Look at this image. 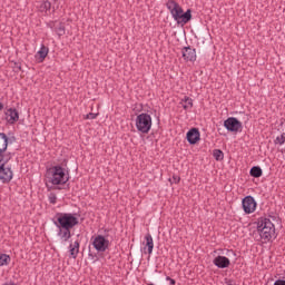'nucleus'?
Listing matches in <instances>:
<instances>
[{
  "label": "nucleus",
  "instance_id": "1",
  "mask_svg": "<svg viewBox=\"0 0 285 285\" xmlns=\"http://www.w3.org/2000/svg\"><path fill=\"white\" fill-rule=\"evenodd\" d=\"M78 214L72 213H57L53 224L56 228H58V237L62 239V242H69L72 237V228L75 226H79V218L77 217Z\"/></svg>",
  "mask_w": 285,
  "mask_h": 285
},
{
  "label": "nucleus",
  "instance_id": "2",
  "mask_svg": "<svg viewBox=\"0 0 285 285\" xmlns=\"http://www.w3.org/2000/svg\"><path fill=\"white\" fill-rule=\"evenodd\" d=\"M256 230L253 232V238L255 242H262V244H268L273 239H277V234L275 233V224L267 217H259L257 219Z\"/></svg>",
  "mask_w": 285,
  "mask_h": 285
},
{
  "label": "nucleus",
  "instance_id": "3",
  "mask_svg": "<svg viewBox=\"0 0 285 285\" xmlns=\"http://www.w3.org/2000/svg\"><path fill=\"white\" fill-rule=\"evenodd\" d=\"M166 8L169 10L173 19L178 23V26H186V23L193 19V11L187 9V11L184 12L181 6H179L175 0H168Z\"/></svg>",
  "mask_w": 285,
  "mask_h": 285
},
{
  "label": "nucleus",
  "instance_id": "4",
  "mask_svg": "<svg viewBox=\"0 0 285 285\" xmlns=\"http://www.w3.org/2000/svg\"><path fill=\"white\" fill-rule=\"evenodd\" d=\"M46 177L52 186H63L70 180V177H66V169L60 165L47 169Z\"/></svg>",
  "mask_w": 285,
  "mask_h": 285
},
{
  "label": "nucleus",
  "instance_id": "5",
  "mask_svg": "<svg viewBox=\"0 0 285 285\" xmlns=\"http://www.w3.org/2000/svg\"><path fill=\"white\" fill-rule=\"evenodd\" d=\"M136 128L138 132L148 135V132H150V128H153V117H150L149 114H139L136 117Z\"/></svg>",
  "mask_w": 285,
  "mask_h": 285
},
{
  "label": "nucleus",
  "instance_id": "6",
  "mask_svg": "<svg viewBox=\"0 0 285 285\" xmlns=\"http://www.w3.org/2000/svg\"><path fill=\"white\" fill-rule=\"evenodd\" d=\"M91 244L97 253H106L110 248L108 235H97L91 237Z\"/></svg>",
  "mask_w": 285,
  "mask_h": 285
},
{
  "label": "nucleus",
  "instance_id": "7",
  "mask_svg": "<svg viewBox=\"0 0 285 285\" xmlns=\"http://www.w3.org/2000/svg\"><path fill=\"white\" fill-rule=\"evenodd\" d=\"M17 141V137L11 136L8 137L6 132H0V156L1 157H12V154L8 153L6 154V150H8L9 144H14Z\"/></svg>",
  "mask_w": 285,
  "mask_h": 285
},
{
  "label": "nucleus",
  "instance_id": "8",
  "mask_svg": "<svg viewBox=\"0 0 285 285\" xmlns=\"http://www.w3.org/2000/svg\"><path fill=\"white\" fill-rule=\"evenodd\" d=\"M224 127L228 132H242L243 125L236 117H229L224 120Z\"/></svg>",
  "mask_w": 285,
  "mask_h": 285
},
{
  "label": "nucleus",
  "instance_id": "9",
  "mask_svg": "<svg viewBox=\"0 0 285 285\" xmlns=\"http://www.w3.org/2000/svg\"><path fill=\"white\" fill-rule=\"evenodd\" d=\"M8 163L1 164L0 167V181L1 184H10L12 178L14 177V173H12V168L7 167Z\"/></svg>",
  "mask_w": 285,
  "mask_h": 285
},
{
  "label": "nucleus",
  "instance_id": "10",
  "mask_svg": "<svg viewBox=\"0 0 285 285\" xmlns=\"http://www.w3.org/2000/svg\"><path fill=\"white\" fill-rule=\"evenodd\" d=\"M243 210L246 215H250L257 210V202L253 196H246L242 202Z\"/></svg>",
  "mask_w": 285,
  "mask_h": 285
},
{
  "label": "nucleus",
  "instance_id": "11",
  "mask_svg": "<svg viewBox=\"0 0 285 285\" xmlns=\"http://www.w3.org/2000/svg\"><path fill=\"white\" fill-rule=\"evenodd\" d=\"M55 3L57 1H51V0H42L40 6L38 7L39 12H45V14H55L57 12V9L55 8Z\"/></svg>",
  "mask_w": 285,
  "mask_h": 285
},
{
  "label": "nucleus",
  "instance_id": "12",
  "mask_svg": "<svg viewBox=\"0 0 285 285\" xmlns=\"http://www.w3.org/2000/svg\"><path fill=\"white\" fill-rule=\"evenodd\" d=\"M186 139L190 146H195L200 139H202V134L199 132L198 128H191L187 131L186 134Z\"/></svg>",
  "mask_w": 285,
  "mask_h": 285
},
{
  "label": "nucleus",
  "instance_id": "13",
  "mask_svg": "<svg viewBox=\"0 0 285 285\" xmlns=\"http://www.w3.org/2000/svg\"><path fill=\"white\" fill-rule=\"evenodd\" d=\"M181 52L185 61H197V51L190 46L184 47Z\"/></svg>",
  "mask_w": 285,
  "mask_h": 285
},
{
  "label": "nucleus",
  "instance_id": "14",
  "mask_svg": "<svg viewBox=\"0 0 285 285\" xmlns=\"http://www.w3.org/2000/svg\"><path fill=\"white\" fill-rule=\"evenodd\" d=\"M48 28H51V30H53L58 37H63V35H66V23L63 22H49Z\"/></svg>",
  "mask_w": 285,
  "mask_h": 285
},
{
  "label": "nucleus",
  "instance_id": "15",
  "mask_svg": "<svg viewBox=\"0 0 285 285\" xmlns=\"http://www.w3.org/2000/svg\"><path fill=\"white\" fill-rule=\"evenodd\" d=\"M4 115L8 124H10L11 126L17 124V121H19V111L14 108L7 109Z\"/></svg>",
  "mask_w": 285,
  "mask_h": 285
},
{
  "label": "nucleus",
  "instance_id": "16",
  "mask_svg": "<svg viewBox=\"0 0 285 285\" xmlns=\"http://www.w3.org/2000/svg\"><path fill=\"white\" fill-rule=\"evenodd\" d=\"M214 266L217 268H228L230 266V259L226 256H216L213 261Z\"/></svg>",
  "mask_w": 285,
  "mask_h": 285
},
{
  "label": "nucleus",
  "instance_id": "17",
  "mask_svg": "<svg viewBox=\"0 0 285 285\" xmlns=\"http://www.w3.org/2000/svg\"><path fill=\"white\" fill-rule=\"evenodd\" d=\"M48 52H50V49L46 47V45H42L40 50L35 56L38 63H43V61H46V57H48Z\"/></svg>",
  "mask_w": 285,
  "mask_h": 285
},
{
  "label": "nucleus",
  "instance_id": "18",
  "mask_svg": "<svg viewBox=\"0 0 285 285\" xmlns=\"http://www.w3.org/2000/svg\"><path fill=\"white\" fill-rule=\"evenodd\" d=\"M80 246L81 243L79 240L69 244V255L72 259H76L78 257Z\"/></svg>",
  "mask_w": 285,
  "mask_h": 285
},
{
  "label": "nucleus",
  "instance_id": "19",
  "mask_svg": "<svg viewBox=\"0 0 285 285\" xmlns=\"http://www.w3.org/2000/svg\"><path fill=\"white\" fill-rule=\"evenodd\" d=\"M250 177H254L255 179H259L262 175H264V170H262V167L259 166H253L249 170Z\"/></svg>",
  "mask_w": 285,
  "mask_h": 285
},
{
  "label": "nucleus",
  "instance_id": "20",
  "mask_svg": "<svg viewBox=\"0 0 285 285\" xmlns=\"http://www.w3.org/2000/svg\"><path fill=\"white\" fill-rule=\"evenodd\" d=\"M146 246H147V253L148 255H153V248H155V243L153 242V235L146 234Z\"/></svg>",
  "mask_w": 285,
  "mask_h": 285
},
{
  "label": "nucleus",
  "instance_id": "21",
  "mask_svg": "<svg viewBox=\"0 0 285 285\" xmlns=\"http://www.w3.org/2000/svg\"><path fill=\"white\" fill-rule=\"evenodd\" d=\"M180 106H183L184 110H190V108H193V98L185 96L180 100Z\"/></svg>",
  "mask_w": 285,
  "mask_h": 285
},
{
  "label": "nucleus",
  "instance_id": "22",
  "mask_svg": "<svg viewBox=\"0 0 285 285\" xmlns=\"http://www.w3.org/2000/svg\"><path fill=\"white\" fill-rule=\"evenodd\" d=\"M213 157L216 161H224V151L222 149H214Z\"/></svg>",
  "mask_w": 285,
  "mask_h": 285
},
{
  "label": "nucleus",
  "instance_id": "23",
  "mask_svg": "<svg viewBox=\"0 0 285 285\" xmlns=\"http://www.w3.org/2000/svg\"><path fill=\"white\" fill-rule=\"evenodd\" d=\"M10 255L8 254H1L0 255V266H8V264H10Z\"/></svg>",
  "mask_w": 285,
  "mask_h": 285
},
{
  "label": "nucleus",
  "instance_id": "24",
  "mask_svg": "<svg viewBox=\"0 0 285 285\" xmlns=\"http://www.w3.org/2000/svg\"><path fill=\"white\" fill-rule=\"evenodd\" d=\"M275 146H284L285 144V134L283 132L281 136H277L274 140Z\"/></svg>",
  "mask_w": 285,
  "mask_h": 285
},
{
  "label": "nucleus",
  "instance_id": "25",
  "mask_svg": "<svg viewBox=\"0 0 285 285\" xmlns=\"http://www.w3.org/2000/svg\"><path fill=\"white\" fill-rule=\"evenodd\" d=\"M49 203L53 205L57 204V194L55 193L49 194Z\"/></svg>",
  "mask_w": 285,
  "mask_h": 285
},
{
  "label": "nucleus",
  "instance_id": "26",
  "mask_svg": "<svg viewBox=\"0 0 285 285\" xmlns=\"http://www.w3.org/2000/svg\"><path fill=\"white\" fill-rule=\"evenodd\" d=\"M170 184H179L181 181V177L174 175L173 178H169Z\"/></svg>",
  "mask_w": 285,
  "mask_h": 285
},
{
  "label": "nucleus",
  "instance_id": "27",
  "mask_svg": "<svg viewBox=\"0 0 285 285\" xmlns=\"http://www.w3.org/2000/svg\"><path fill=\"white\" fill-rule=\"evenodd\" d=\"M99 117V114L89 112L85 116V119H97Z\"/></svg>",
  "mask_w": 285,
  "mask_h": 285
},
{
  "label": "nucleus",
  "instance_id": "28",
  "mask_svg": "<svg viewBox=\"0 0 285 285\" xmlns=\"http://www.w3.org/2000/svg\"><path fill=\"white\" fill-rule=\"evenodd\" d=\"M225 284L226 285H237V283L234 279H230V278H225Z\"/></svg>",
  "mask_w": 285,
  "mask_h": 285
},
{
  "label": "nucleus",
  "instance_id": "29",
  "mask_svg": "<svg viewBox=\"0 0 285 285\" xmlns=\"http://www.w3.org/2000/svg\"><path fill=\"white\" fill-rule=\"evenodd\" d=\"M274 285H285V281L284 279H276Z\"/></svg>",
  "mask_w": 285,
  "mask_h": 285
},
{
  "label": "nucleus",
  "instance_id": "30",
  "mask_svg": "<svg viewBox=\"0 0 285 285\" xmlns=\"http://www.w3.org/2000/svg\"><path fill=\"white\" fill-rule=\"evenodd\" d=\"M14 68H16V72L21 71V63L16 62Z\"/></svg>",
  "mask_w": 285,
  "mask_h": 285
},
{
  "label": "nucleus",
  "instance_id": "31",
  "mask_svg": "<svg viewBox=\"0 0 285 285\" xmlns=\"http://www.w3.org/2000/svg\"><path fill=\"white\" fill-rule=\"evenodd\" d=\"M226 255H234V257H237V254H235V250L233 249H227Z\"/></svg>",
  "mask_w": 285,
  "mask_h": 285
},
{
  "label": "nucleus",
  "instance_id": "32",
  "mask_svg": "<svg viewBox=\"0 0 285 285\" xmlns=\"http://www.w3.org/2000/svg\"><path fill=\"white\" fill-rule=\"evenodd\" d=\"M88 256H89L90 259H95V257H97V255H96V254H92L90 250H89Z\"/></svg>",
  "mask_w": 285,
  "mask_h": 285
},
{
  "label": "nucleus",
  "instance_id": "33",
  "mask_svg": "<svg viewBox=\"0 0 285 285\" xmlns=\"http://www.w3.org/2000/svg\"><path fill=\"white\" fill-rule=\"evenodd\" d=\"M169 284H170V285H176L177 282H176L174 278H171V279L169 281Z\"/></svg>",
  "mask_w": 285,
  "mask_h": 285
},
{
  "label": "nucleus",
  "instance_id": "34",
  "mask_svg": "<svg viewBox=\"0 0 285 285\" xmlns=\"http://www.w3.org/2000/svg\"><path fill=\"white\" fill-rule=\"evenodd\" d=\"M3 285H17V284H14V282H7Z\"/></svg>",
  "mask_w": 285,
  "mask_h": 285
},
{
  "label": "nucleus",
  "instance_id": "35",
  "mask_svg": "<svg viewBox=\"0 0 285 285\" xmlns=\"http://www.w3.org/2000/svg\"><path fill=\"white\" fill-rule=\"evenodd\" d=\"M171 279H173V278H171L170 276H167V277H166V281H167V282H170Z\"/></svg>",
  "mask_w": 285,
  "mask_h": 285
},
{
  "label": "nucleus",
  "instance_id": "36",
  "mask_svg": "<svg viewBox=\"0 0 285 285\" xmlns=\"http://www.w3.org/2000/svg\"><path fill=\"white\" fill-rule=\"evenodd\" d=\"M3 110V105L0 102V111Z\"/></svg>",
  "mask_w": 285,
  "mask_h": 285
},
{
  "label": "nucleus",
  "instance_id": "37",
  "mask_svg": "<svg viewBox=\"0 0 285 285\" xmlns=\"http://www.w3.org/2000/svg\"><path fill=\"white\" fill-rule=\"evenodd\" d=\"M105 233H110V229H105Z\"/></svg>",
  "mask_w": 285,
  "mask_h": 285
}]
</instances>
